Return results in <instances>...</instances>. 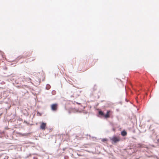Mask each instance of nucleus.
<instances>
[{
    "label": "nucleus",
    "instance_id": "nucleus-4",
    "mask_svg": "<svg viewBox=\"0 0 159 159\" xmlns=\"http://www.w3.org/2000/svg\"><path fill=\"white\" fill-rule=\"evenodd\" d=\"M110 112V111H107V113L106 115H104V116L106 118H109L110 117V115L109 114V113Z\"/></svg>",
    "mask_w": 159,
    "mask_h": 159
},
{
    "label": "nucleus",
    "instance_id": "nucleus-1",
    "mask_svg": "<svg viewBox=\"0 0 159 159\" xmlns=\"http://www.w3.org/2000/svg\"><path fill=\"white\" fill-rule=\"evenodd\" d=\"M51 110L54 111H57L58 108V105L57 103H54L52 104L51 106Z\"/></svg>",
    "mask_w": 159,
    "mask_h": 159
},
{
    "label": "nucleus",
    "instance_id": "nucleus-5",
    "mask_svg": "<svg viewBox=\"0 0 159 159\" xmlns=\"http://www.w3.org/2000/svg\"><path fill=\"white\" fill-rule=\"evenodd\" d=\"M121 134L123 136H125L127 135V132L125 131H123L121 132Z\"/></svg>",
    "mask_w": 159,
    "mask_h": 159
},
{
    "label": "nucleus",
    "instance_id": "nucleus-7",
    "mask_svg": "<svg viewBox=\"0 0 159 159\" xmlns=\"http://www.w3.org/2000/svg\"><path fill=\"white\" fill-rule=\"evenodd\" d=\"M37 115L39 116H41L42 115V114L38 112L37 113Z\"/></svg>",
    "mask_w": 159,
    "mask_h": 159
},
{
    "label": "nucleus",
    "instance_id": "nucleus-3",
    "mask_svg": "<svg viewBox=\"0 0 159 159\" xmlns=\"http://www.w3.org/2000/svg\"><path fill=\"white\" fill-rule=\"evenodd\" d=\"M46 123L44 122L41 123V125L40 126V128L41 129L43 130H45L46 129Z\"/></svg>",
    "mask_w": 159,
    "mask_h": 159
},
{
    "label": "nucleus",
    "instance_id": "nucleus-9",
    "mask_svg": "<svg viewBox=\"0 0 159 159\" xmlns=\"http://www.w3.org/2000/svg\"><path fill=\"white\" fill-rule=\"evenodd\" d=\"M29 80H31V79L30 78H29Z\"/></svg>",
    "mask_w": 159,
    "mask_h": 159
},
{
    "label": "nucleus",
    "instance_id": "nucleus-8",
    "mask_svg": "<svg viewBox=\"0 0 159 159\" xmlns=\"http://www.w3.org/2000/svg\"><path fill=\"white\" fill-rule=\"evenodd\" d=\"M107 141V139H102V141H103V142H105Z\"/></svg>",
    "mask_w": 159,
    "mask_h": 159
},
{
    "label": "nucleus",
    "instance_id": "nucleus-2",
    "mask_svg": "<svg viewBox=\"0 0 159 159\" xmlns=\"http://www.w3.org/2000/svg\"><path fill=\"white\" fill-rule=\"evenodd\" d=\"M111 140L114 143H116L120 140V138L118 137L114 136L111 139Z\"/></svg>",
    "mask_w": 159,
    "mask_h": 159
},
{
    "label": "nucleus",
    "instance_id": "nucleus-6",
    "mask_svg": "<svg viewBox=\"0 0 159 159\" xmlns=\"http://www.w3.org/2000/svg\"><path fill=\"white\" fill-rule=\"evenodd\" d=\"M99 114L100 115H101V116H104V114L103 113V112L102 111H99Z\"/></svg>",
    "mask_w": 159,
    "mask_h": 159
}]
</instances>
